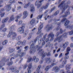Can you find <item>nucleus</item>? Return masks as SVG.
I'll return each instance as SVG.
<instances>
[{"label":"nucleus","instance_id":"nucleus-1","mask_svg":"<svg viewBox=\"0 0 73 73\" xmlns=\"http://www.w3.org/2000/svg\"><path fill=\"white\" fill-rule=\"evenodd\" d=\"M38 40V43L39 45L40 44V43L41 42V39L39 40V36H37L35 40H33L32 41V44L31 45V46L30 48V53L31 54H33L36 50H38L42 48V46H39L38 45L36 46L35 48V44L37 40Z\"/></svg>","mask_w":73,"mask_h":73},{"label":"nucleus","instance_id":"nucleus-2","mask_svg":"<svg viewBox=\"0 0 73 73\" xmlns=\"http://www.w3.org/2000/svg\"><path fill=\"white\" fill-rule=\"evenodd\" d=\"M73 34V29L70 31H68L67 33H65L62 36H60L59 37H57L55 39L54 41L55 42L56 41H59L58 42H60L61 41H62V37H64V38H67V36L66 35H69L71 36V35H72Z\"/></svg>","mask_w":73,"mask_h":73},{"label":"nucleus","instance_id":"nucleus-3","mask_svg":"<svg viewBox=\"0 0 73 73\" xmlns=\"http://www.w3.org/2000/svg\"><path fill=\"white\" fill-rule=\"evenodd\" d=\"M16 26L15 25H12L10 28V31L9 32V34L7 35L8 37H10L12 35V39H15L16 38V37L17 35H16V33L15 32H13V31L12 29H13L15 28H16Z\"/></svg>","mask_w":73,"mask_h":73},{"label":"nucleus","instance_id":"nucleus-4","mask_svg":"<svg viewBox=\"0 0 73 73\" xmlns=\"http://www.w3.org/2000/svg\"><path fill=\"white\" fill-rule=\"evenodd\" d=\"M66 1H63L58 6V8L60 7L62 11L60 13V14H62V13H63L65 11V10L66 9V8H68V5H66V4H69V3L67 2L66 4Z\"/></svg>","mask_w":73,"mask_h":73},{"label":"nucleus","instance_id":"nucleus-5","mask_svg":"<svg viewBox=\"0 0 73 73\" xmlns=\"http://www.w3.org/2000/svg\"><path fill=\"white\" fill-rule=\"evenodd\" d=\"M44 51H43V50H40L38 52V54H40V56H42V60H41L40 61V64H42L43 63V62L44 61L43 58H44V57H45V56L46 55V53H45L44 54Z\"/></svg>","mask_w":73,"mask_h":73},{"label":"nucleus","instance_id":"nucleus-6","mask_svg":"<svg viewBox=\"0 0 73 73\" xmlns=\"http://www.w3.org/2000/svg\"><path fill=\"white\" fill-rule=\"evenodd\" d=\"M32 58L31 57H29L27 60L26 63L27 64H25V65H24V66H23V65L22 64L21 65V68H22V67H23V68L24 69H25L27 68V67L28 66V64H28V63H29V62H31V60H32Z\"/></svg>","mask_w":73,"mask_h":73},{"label":"nucleus","instance_id":"nucleus-7","mask_svg":"<svg viewBox=\"0 0 73 73\" xmlns=\"http://www.w3.org/2000/svg\"><path fill=\"white\" fill-rule=\"evenodd\" d=\"M9 69L11 70L12 72H15V73H19V71L17 70V68L13 66L9 67Z\"/></svg>","mask_w":73,"mask_h":73},{"label":"nucleus","instance_id":"nucleus-8","mask_svg":"<svg viewBox=\"0 0 73 73\" xmlns=\"http://www.w3.org/2000/svg\"><path fill=\"white\" fill-rule=\"evenodd\" d=\"M66 21V22L64 24V25L65 26H67L69 23V21L68 20V19H66L65 18H64L61 21V23H64Z\"/></svg>","mask_w":73,"mask_h":73},{"label":"nucleus","instance_id":"nucleus-9","mask_svg":"<svg viewBox=\"0 0 73 73\" xmlns=\"http://www.w3.org/2000/svg\"><path fill=\"white\" fill-rule=\"evenodd\" d=\"M55 59H53L52 61V59L50 58H46L45 60V62L47 63V64H49V63H50L52 61L54 62H55Z\"/></svg>","mask_w":73,"mask_h":73},{"label":"nucleus","instance_id":"nucleus-10","mask_svg":"<svg viewBox=\"0 0 73 73\" xmlns=\"http://www.w3.org/2000/svg\"><path fill=\"white\" fill-rule=\"evenodd\" d=\"M25 27L22 26V27L18 29V31L21 34L23 33H24V29H25Z\"/></svg>","mask_w":73,"mask_h":73},{"label":"nucleus","instance_id":"nucleus-11","mask_svg":"<svg viewBox=\"0 0 73 73\" xmlns=\"http://www.w3.org/2000/svg\"><path fill=\"white\" fill-rule=\"evenodd\" d=\"M55 73H58L60 70V69L57 66H55L52 69V70H54Z\"/></svg>","mask_w":73,"mask_h":73},{"label":"nucleus","instance_id":"nucleus-12","mask_svg":"<svg viewBox=\"0 0 73 73\" xmlns=\"http://www.w3.org/2000/svg\"><path fill=\"white\" fill-rule=\"evenodd\" d=\"M5 58H3L2 59L1 61L0 62V69L1 68V67L3 66H4L5 65V63L4 62H5Z\"/></svg>","mask_w":73,"mask_h":73},{"label":"nucleus","instance_id":"nucleus-13","mask_svg":"<svg viewBox=\"0 0 73 73\" xmlns=\"http://www.w3.org/2000/svg\"><path fill=\"white\" fill-rule=\"evenodd\" d=\"M43 28V25L42 24L38 28V31L36 33V35H39L41 33V29H42Z\"/></svg>","mask_w":73,"mask_h":73},{"label":"nucleus","instance_id":"nucleus-14","mask_svg":"<svg viewBox=\"0 0 73 73\" xmlns=\"http://www.w3.org/2000/svg\"><path fill=\"white\" fill-rule=\"evenodd\" d=\"M32 68V63H30L28 65V68L27 69L28 73H31V68Z\"/></svg>","mask_w":73,"mask_h":73},{"label":"nucleus","instance_id":"nucleus-15","mask_svg":"<svg viewBox=\"0 0 73 73\" xmlns=\"http://www.w3.org/2000/svg\"><path fill=\"white\" fill-rule=\"evenodd\" d=\"M35 5H37L38 8H39L41 7V5H42V4L41 3H40V2L39 3V0H37L36 2Z\"/></svg>","mask_w":73,"mask_h":73},{"label":"nucleus","instance_id":"nucleus-16","mask_svg":"<svg viewBox=\"0 0 73 73\" xmlns=\"http://www.w3.org/2000/svg\"><path fill=\"white\" fill-rule=\"evenodd\" d=\"M65 13L66 14L65 15H62V17H66L68 15H70V13L69 11V10H68L67 12H65Z\"/></svg>","mask_w":73,"mask_h":73},{"label":"nucleus","instance_id":"nucleus-17","mask_svg":"<svg viewBox=\"0 0 73 73\" xmlns=\"http://www.w3.org/2000/svg\"><path fill=\"white\" fill-rule=\"evenodd\" d=\"M33 61H34L35 62L37 63V62H38V61H39V59H38V58H36V57L35 56H34L33 58Z\"/></svg>","mask_w":73,"mask_h":73},{"label":"nucleus","instance_id":"nucleus-18","mask_svg":"<svg viewBox=\"0 0 73 73\" xmlns=\"http://www.w3.org/2000/svg\"><path fill=\"white\" fill-rule=\"evenodd\" d=\"M28 11H25L24 13H23V19H25L27 16H28Z\"/></svg>","mask_w":73,"mask_h":73},{"label":"nucleus","instance_id":"nucleus-19","mask_svg":"<svg viewBox=\"0 0 73 73\" xmlns=\"http://www.w3.org/2000/svg\"><path fill=\"white\" fill-rule=\"evenodd\" d=\"M69 44V42H66L65 43H63L62 44V47L64 49L66 48Z\"/></svg>","mask_w":73,"mask_h":73},{"label":"nucleus","instance_id":"nucleus-20","mask_svg":"<svg viewBox=\"0 0 73 73\" xmlns=\"http://www.w3.org/2000/svg\"><path fill=\"white\" fill-rule=\"evenodd\" d=\"M48 6H49V3H47L46 4L45 6L43 7H42L41 9H40V11H42V10H43V9H46V8L48 7Z\"/></svg>","mask_w":73,"mask_h":73},{"label":"nucleus","instance_id":"nucleus-21","mask_svg":"<svg viewBox=\"0 0 73 73\" xmlns=\"http://www.w3.org/2000/svg\"><path fill=\"white\" fill-rule=\"evenodd\" d=\"M46 28H48V29L47 30V31L51 30L52 29V27H50V25H47L46 26Z\"/></svg>","mask_w":73,"mask_h":73},{"label":"nucleus","instance_id":"nucleus-22","mask_svg":"<svg viewBox=\"0 0 73 73\" xmlns=\"http://www.w3.org/2000/svg\"><path fill=\"white\" fill-rule=\"evenodd\" d=\"M60 19H57V20H54V23L55 24H57V25H59L60 24V23H61L60 22H58V21H60Z\"/></svg>","mask_w":73,"mask_h":73},{"label":"nucleus","instance_id":"nucleus-23","mask_svg":"<svg viewBox=\"0 0 73 73\" xmlns=\"http://www.w3.org/2000/svg\"><path fill=\"white\" fill-rule=\"evenodd\" d=\"M35 8L33 7V5H32L31 6L30 11L31 12H34Z\"/></svg>","mask_w":73,"mask_h":73},{"label":"nucleus","instance_id":"nucleus-24","mask_svg":"<svg viewBox=\"0 0 73 73\" xmlns=\"http://www.w3.org/2000/svg\"><path fill=\"white\" fill-rule=\"evenodd\" d=\"M9 19V18L8 17H6L5 19H4L2 20V23H4L7 22V21Z\"/></svg>","mask_w":73,"mask_h":73},{"label":"nucleus","instance_id":"nucleus-25","mask_svg":"<svg viewBox=\"0 0 73 73\" xmlns=\"http://www.w3.org/2000/svg\"><path fill=\"white\" fill-rule=\"evenodd\" d=\"M66 28H69L71 30V29H73V25H69L67 26Z\"/></svg>","mask_w":73,"mask_h":73},{"label":"nucleus","instance_id":"nucleus-26","mask_svg":"<svg viewBox=\"0 0 73 73\" xmlns=\"http://www.w3.org/2000/svg\"><path fill=\"white\" fill-rule=\"evenodd\" d=\"M54 34H53V33H50L48 36V38H49L50 37L52 38L54 37Z\"/></svg>","mask_w":73,"mask_h":73},{"label":"nucleus","instance_id":"nucleus-27","mask_svg":"<svg viewBox=\"0 0 73 73\" xmlns=\"http://www.w3.org/2000/svg\"><path fill=\"white\" fill-rule=\"evenodd\" d=\"M41 68V65H39L37 69L36 70H37V71L41 72V71L40 70V68Z\"/></svg>","mask_w":73,"mask_h":73},{"label":"nucleus","instance_id":"nucleus-28","mask_svg":"<svg viewBox=\"0 0 73 73\" xmlns=\"http://www.w3.org/2000/svg\"><path fill=\"white\" fill-rule=\"evenodd\" d=\"M35 19H33L30 22V24L31 25H32V24H35Z\"/></svg>","mask_w":73,"mask_h":73},{"label":"nucleus","instance_id":"nucleus-29","mask_svg":"<svg viewBox=\"0 0 73 73\" xmlns=\"http://www.w3.org/2000/svg\"><path fill=\"white\" fill-rule=\"evenodd\" d=\"M11 5H8V8L7 10V11H10V10H11Z\"/></svg>","mask_w":73,"mask_h":73},{"label":"nucleus","instance_id":"nucleus-30","mask_svg":"<svg viewBox=\"0 0 73 73\" xmlns=\"http://www.w3.org/2000/svg\"><path fill=\"white\" fill-rule=\"evenodd\" d=\"M10 20L11 21H13L15 20V17H14V15H12L11 16L10 18Z\"/></svg>","mask_w":73,"mask_h":73},{"label":"nucleus","instance_id":"nucleus-31","mask_svg":"<svg viewBox=\"0 0 73 73\" xmlns=\"http://www.w3.org/2000/svg\"><path fill=\"white\" fill-rule=\"evenodd\" d=\"M25 53L23 52H21V53L19 54V56L20 57L23 56H25Z\"/></svg>","mask_w":73,"mask_h":73},{"label":"nucleus","instance_id":"nucleus-32","mask_svg":"<svg viewBox=\"0 0 73 73\" xmlns=\"http://www.w3.org/2000/svg\"><path fill=\"white\" fill-rule=\"evenodd\" d=\"M22 16V14H20L19 15H18L16 16V19H20V17H21V16Z\"/></svg>","mask_w":73,"mask_h":73},{"label":"nucleus","instance_id":"nucleus-33","mask_svg":"<svg viewBox=\"0 0 73 73\" xmlns=\"http://www.w3.org/2000/svg\"><path fill=\"white\" fill-rule=\"evenodd\" d=\"M53 46V44H50V43H48V44H46V47H47V46Z\"/></svg>","mask_w":73,"mask_h":73},{"label":"nucleus","instance_id":"nucleus-34","mask_svg":"<svg viewBox=\"0 0 73 73\" xmlns=\"http://www.w3.org/2000/svg\"><path fill=\"white\" fill-rule=\"evenodd\" d=\"M14 55H15V54H13V56L14 58H13V57H12L11 58V61H12V59H15V58L16 57H17L19 56V54H17L16 56H15Z\"/></svg>","mask_w":73,"mask_h":73},{"label":"nucleus","instance_id":"nucleus-35","mask_svg":"<svg viewBox=\"0 0 73 73\" xmlns=\"http://www.w3.org/2000/svg\"><path fill=\"white\" fill-rule=\"evenodd\" d=\"M28 30L26 31L24 33V37H25L27 36V35L28 34Z\"/></svg>","mask_w":73,"mask_h":73},{"label":"nucleus","instance_id":"nucleus-36","mask_svg":"<svg viewBox=\"0 0 73 73\" xmlns=\"http://www.w3.org/2000/svg\"><path fill=\"white\" fill-rule=\"evenodd\" d=\"M7 40H5L3 41L2 44L3 45H5V44L7 43Z\"/></svg>","mask_w":73,"mask_h":73},{"label":"nucleus","instance_id":"nucleus-37","mask_svg":"<svg viewBox=\"0 0 73 73\" xmlns=\"http://www.w3.org/2000/svg\"><path fill=\"white\" fill-rule=\"evenodd\" d=\"M71 50L70 49V48L69 47H68L67 48V49H66V51L67 52H70Z\"/></svg>","mask_w":73,"mask_h":73},{"label":"nucleus","instance_id":"nucleus-38","mask_svg":"<svg viewBox=\"0 0 73 73\" xmlns=\"http://www.w3.org/2000/svg\"><path fill=\"white\" fill-rule=\"evenodd\" d=\"M29 6V3H28V4H26L24 7V8H27V7Z\"/></svg>","mask_w":73,"mask_h":73},{"label":"nucleus","instance_id":"nucleus-39","mask_svg":"<svg viewBox=\"0 0 73 73\" xmlns=\"http://www.w3.org/2000/svg\"><path fill=\"white\" fill-rule=\"evenodd\" d=\"M5 27V25L3 24L1 26V27L0 28V31L3 29V28H4Z\"/></svg>","mask_w":73,"mask_h":73},{"label":"nucleus","instance_id":"nucleus-40","mask_svg":"<svg viewBox=\"0 0 73 73\" xmlns=\"http://www.w3.org/2000/svg\"><path fill=\"white\" fill-rule=\"evenodd\" d=\"M43 15H40L38 16L37 17V19L38 20H39V19H41L42 18V17Z\"/></svg>","mask_w":73,"mask_h":73},{"label":"nucleus","instance_id":"nucleus-41","mask_svg":"<svg viewBox=\"0 0 73 73\" xmlns=\"http://www.w3.org/2000/svg\"><path fill=\"white\" fill-rule=\"evenodd\" d=\"M24 48L25 49L24 51H26L29 48V47L28 46H26Z\"/></svg>","mask_w":73,"mask_h":73},{"label":"nucleus","instance_id":"nucleus-42","mask_svg":"<svg viewBox=\"0 0 73 73\" xmlns=\"http://www.w3.org/2000/svg\"><path fill=\"white\" fill-rule=\"evenodd\" d=\"M12 64H13V62L11 61V62H8L7 63V64L9 66H11V65H12Z\"/></svg>","mask_w":73,"mask_h":73},{"label":"nucleus","instance_id":"nucleus-43","mask_svg":"<svg viewBox=\"0 0 73 73\" xmlns=\"http://www.w3.org/2000/svg\"><path fill=\"white\" fill-rule=\"evenodd\" d=\"M32 33L29 34V36L27 39L28 40H30V39L31 38V37H32Z\"/></svg>","mask_w":73,"mask_h":73},{"label":"nucleus","instance_id":"nucleus-44","mask_svg":"<svg viewBox=\"0 0 73 73\" xmlns=\"http://www.w3.org/2000/svg\"><path fill=\"white\" fill-rule=\"evenodd\" d=\"M50 68V67L49 66H47L45 68V70H46V71H48V70Z\"/></svg>","mask_w":73,"mask_h":73},{"label":"nucleus","instance_id":"nucleus-45","mask_svg":"<svg viewBox=\"0 0 73 73\" xmlns=\"http://www.w3.org/2000/svg\"><path fill=\"white\" fill-rule=\"evenodd\" d=\"M26 40H24L23 41V42L22 43V45H25V44H26Z\"/></svg>","mask_w":73,"mask_h":73},{"label":"nucleus","instance_id":"nucleus-46","mask_svg":"<svg viewBox=\"0 0 73 73\" xmlns=\"http://www.w3.org/2000/svg\"><path fill=\"white\" fill-rule=\"evenodd\" d=\"M21 36H18L17 38H16V40H20V39H21Z\"/></svg>","mask_w":73,"mask_h":73},{"label":"nucleus","instance_id":"nucleus-47","mask_svg":"<svg viewBox=\"0 0 73 73\" xmlns=\"http://www.w3.org/2000/svg\"><path fill=\"white\" fill-rule=\"evenodd\" d=\"M47 12H48V11H46L44 13V15H45V16L44 17V18L45 20H47V19H46L47 15H46V13H47Z\"/></svg>","mask_w":73,"mask_h":73},{"label":"nucleus","instance_id":"nucleus-48","mask_svg":"<svg viewBox=\"0 0 73 73\" xmlns=\"http://www.w3.org/2000/svg\"><path fill=\"white\" fill-rule=\"evenodd\" d=\"M67 62V61H66V60H64L62 62V65H65V64H66Z\"/></svg>","mask_w":73,"mask_h":73},{"label":"nucleus","instance_id":"nucleus-49","mask_svg":"<svg viewBox=\"0 0 73 73\" xmlns=\"http://www.w3.org/2000/svg\"><path fill=\"white\" fill-rule=\"evenodd\" d=\"M59 10H58L57 11H56V13H55L54 15L55 16H56V15H57L58 14V13H59Z\"/></svg>","mask_w":73,"mask_h":73},{"label":"nucleus","instance_id":"nucleus-50","mask_svg":"<svg viewBox=\"0 0 73 73\" xmlns=\"http://www.w3.org/2000/svg\"><path fill=\"white\" fill-rule=\"evenodd\" d=\"M16 1L15 0H11L10 1V3H15Z\"/></svg>","mask_w":73,"mask_h":73},{"label":"nucleus","instance_id":"nucleus-51","mask_svg":"<svg viewBox=\"0 0 73 73\" xmlns=\"http://www.w3.org/2000/svg\"><path fill=\"white\" fill-rule=\"evenodd\" d=\"M14 50H15V49H12L10 50V53H12L14 51Z\"/></svg>","mask_w":73,"mask_h":73},{"label":"nucleus","instance_id":"nucleus-52","mask_svg":"<svg viewBox=\"0 0 73 73\" xmlns=\"http://www.w3.org/2000/svg\"><path fill=\"white\" fill-rule=\"evenodd\" d=\"M56 64H54V63H52L50 67V68H51V67H53V66H54V65H56Z\"/></svg>","mask_w":73,"mask_h":73},{"label":"nucleus","instance_id":"nucleus-53","mask_svg":"<svg viewBox=\"0 0 73 73\" xmlns=\"http://www.w3.org/2000/svg\"><path fill=\"white\" fill-rule=\"evenodd\" d=\"M60 33H62L63 32H64V31H63V30H62V29H60Z\"/></svg>","mask_w":73,"mask_h":73},{"label":"nucleus","instance_id":"nucleus-54","mask_svg":"<svg viewBox=\"0 0 73 73\" xmlns=\"http://www.w3.org/2000/svg\"><path fill=\"white\" fill-rule=\"evenodd\" d=\"M60 73H65V72H64V70H61L60 71Z\"/></svg>","mask_w":73,"mask_h":73},{"label":"nucleus","instance_id":"nucleus-55","mask_svg":"<svg viewBox=\"0 0 73 73\" xmlns=\"http://www.w3.org/2000/svg\"><path fill=\"white\" fill-rule=\"evenodd\" d=\"M22 23H23V21H20L18 23L19 25H21V24H22Z\"/></svg>","mask_w":73,"mask_h":73},{"label":"nucleus","instance_id":"nucleus-56","mask_svg":"<svg viewBox=\"0 0 73 73\" xmlns=\"http://www.w3.org/2000/svg\"><path fill=\"white\" fill-rule=\"evenodd\" d=\"M4 15H5V13H2L1 15V17H3L4 16Z\"/></svg>","mask_w":73,"mask_h":73},{"label":"nucleus","instance_id":"nucleus-57","mask_svg":"<svg viewBox=\"0 0 73 73\" xmlns=\"http://www.w3.org/2000/svg\"><path fill=\"white\" fill-rule=\"evenodd\" d=\"M56 7H54L51 10V12H52L53 11H54V10L55 9V8Z\"/></svg>","mask_w":73,"mask_h":73},{"label":"nucleus","instance_id":"nucleus-58","mask_svg":"<svg viewBox=\"0 0 73 73\" xmlns=\"http://www.w3.org/2000/svg\"><path fill=\"white\" fill-rule=\"evenodd\" d=\"M64 66L62 65V64H60L59 65V67L60 68H63Z\"/></svg>","mask_w":73,"mask_h":73},{"label":"nucleus","instance_id":"nucleus-59","mask_svg":"<svg viewBox=\"0 0 73 73\" xmlns=\"http://www.w3.org/2000/svg\"><path fill=\"white\" fill-rule=\"evenodd\" d=\"M21 52V50H19L18 51L17 53L19 54H20Z\"/></svg>","mask_w":73,"mask_h":73},{"label":"nucleus","instance_id":"nucleus-60","mask_svg":"<svg viewBox=\"0 0 73 73\" xmlns=\"http://www.w3.org/2000/svg\"><path fill=\"white\" fill-rule=\"evenodd\" d=\"M66 57H65L64 58L65 59H68L69 58V56H66Z\"/></svg>","mask_w":73,"mask_h":73},{"label":"nucleus","instance_id":"nucleus-61","mask_svg":"<svg viewBox=\"0 0 73 73\" xmlns=\"http://www.w3.org/2000/svg\"><path fill=\"white\" fill-rule=\"evenodd\" d=\"M22 42L21 41H20L18 42V45H20L21 44Z\"/></svg>","mask_w":73,"mask_h":73},{"label":"nucleus","instance_id":"nucleus-62","mask_svg":"<svg viewBox=\"0 0 73 73\" xmlns=\"http://www.w3.org/2000/svg\"><path fill=\"white\" fill-rule=\"evenodd\" d=\"M45 41H43V42L42 43V46H44V45H45Z\"/></svg>","mask_w":73,"mask_h":73},{"label":"nucleus","instance_id":"nucleus-63","mask_svg":"<svg viewBox=\"0 0 73 73\" xmlns=\"http://www.w3.org/2000/svg\"><path fill=\"white\" fill-rule=\"evenodd\" d=\"M45 37H46V36H44L43 37V38H42V41H44L45 40Z\"/></svg>","mask_w":73,"mask_h":73},{"label":"nucleus","instance_id":"nucleus-64","mask_svg":"<svg viewBox=\"0 0 73 73\" xmlns=\"http://www.w3.org/2000/svg\"><path fill=\"white\" fill-rule=\"evenodd\" d=\"M69 54V52H67L65 54V56H67V55H68Z\"/></svg>","mask_w":73,"mask_h":73}]
</instances>
